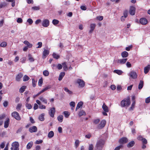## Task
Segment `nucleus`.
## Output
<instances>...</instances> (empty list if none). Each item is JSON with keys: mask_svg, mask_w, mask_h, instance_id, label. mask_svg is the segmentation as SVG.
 Here are the masks:
<instances>
[{"mask_svg": "<svg viewBox=\"0 0 150 150\" xmlns=\"http://www.w3.org/2000/svg\"><path fill=\"white\" fill-rule=\"evenodd\" d=\"M7 45V43L5 42H3L0 44V46L1 47H4Z\"/></svg>", "mask_w": 150, "mask_h": 150, "instance_id": "c03bdc74", "label": "nucleus"}, {"mask_svg": "<svg viewBox=\"0 0 150 150\" xmlns=\"http://www.w3.org/2000/svg\"><path fill=\"white\" fill-rule=\"evenodd\" d=\"M10 119L9 118H6V120L4 122V127L5 128H7L9 124Z\"/></svg>", "mask_w": 150, "mask_h": 150, "instance_id": "a211bd4d", "label": "nucleus"}, {"mask_svg": "<svg viewBox=\"0 0 150 150\" xmlns=\"http://www.w3.org/2000/svg\"><path fill=\"white\" fill-rule=\"evenodd\" d=\"M75 145L76 146V147H77L79 146V141L78 140H76L75 142Z\"/></svg>", "mask_w": 150, "mask_h": 150, "instance_id": "13d9d810", "label": "nucleus"}, {"mask_svg": "<svg viewBox=\"0 0 150 150\" xmlns=\"http://www.w3.org/2000/svg\"><path fill=\"white\" fill-rule=\"evenodd\" d=\"M106 124V121L105 120H102L100 123L98 125L97 128L99 129H102L105 126Z\"/></svg>", "mask_w": 150, "mask_h": 150, "instance_id": "423d86ee", "label": "nucleus"}, {"mask_svg": "<svg viewBox=\"0 0 150 150\" xmlns=\"http://www.w3.org/2000/svg\"><path fill=\"white\" fill-rule=\"evenodd\" d=\"M130 98L129 96H128L127 98L124 99L120 103V105L122 107L127 108L130 105Z\"/></svg>", "mask_w": 150, "mask_h": 150, "instance_id": "f257e3e1", "label": "nucleus"}, {"mask_svg": "<svg viewBox=\"0 0 150 150\" xmlns=\"http://www.w3.org/2000/svg\"><path fill=\"white\" fill-rule=\"evenodd\" d=\"M123 145L120 144L119 146L115 147L114 150H120V149L123 148Z\"/></svg>", "mask_w": 150, "mask_h": 150, "instance_id": "ea45409f", "label": "nucleus"}, {"mask_svg": "<svg viewBox=\"0 0 150 150\" xmlns=\"http://www.w3.org/2000/svg\"><path fill=\"white\" fill-rule=\"evenodd\" d=\"M96 18L98 20L101 21L103 20V16H98L96 17Z\"/></svg>", "mask_w": 150, "mask_h": 150, "instance_id": "bf43d9fd", "label": "nucleus"}, {"mask_svg": "<svg viewBox=\"0 0 150 150\" xmlns=\"http://www.w3.org/2000/svg\"><path fill=\"white\" fill-rule=\"evenodd\" d=\"M76 83L79 84V87L83 88L85 85V82L81 79H78L77 80Z\"/></svg>", "mask_w": 150, "mask_h": 150, "instance_id": "20e7f679", "label": "nucleus"}, {"mask_svg": "<svg viewBox=\"0 0 150 150\" xmlns=\"http://www.w3.org/2000/svg\"><path fill=\"white\" fill-rule=\"evenodd\" d=\"M43 75L46 76H48L49 74V73L47 70H45L43 72Z\"/></svg>", "mask_w": 150, "mask_h": 150, "instance_id": "79ce46f5", "label": "nucleus"}, {"mask_svg": "<svg viewBox=\"0 0 150 150\" xmlns=\"http://www.w3.org/2000/svg\"><path fill=\"white\" fill-rule=\"evenodd\" d=\"M88 150H93V146L92 144H91L89 145Z\"/></svg>", "mask_w": 150, "mask_h": 150, "instance_id": "0e129e2a", "label": "nucleus"}, {"mask_svg": "<svg viewBox=\"0 0 150 150\" xmlns=\"http://www.w3.org/2000/svg\"><path fill=\"white\" fill-rule=\"evenodd\" d=\"M141 141H142L143 144H146L147 143V140L145 138H143L142 139Z\"/></svg>", "mask_w": 150, "mask_h": 150, "instance_id": "6e6d98bb", "label": "nucleus"}, {"mask_svg": "<svg viewBox=\"0 0 150 150\" xmlns=\"http://www.w3.org/2000/svg\"><path fill=\"white\" fill-rule=\"evenodd\" d=\"M129 76L133 79H135L137 77V75L136 72L132 71H131L129 74Z\"/></svg>", "mask_w": 150, "mask_h": 150, "instance_id": "9b49d317", "label": "nucleus"}, {"mask_svg": "<svg viewBox=\"0 0 150 150\" xmlns=\"http://www.w3.org/2000/svg\"><path fill=\"white\" fill-rule=\"evenodd\" d=\"M63 113L65 115V117L66 118H68L70 115L69 113L67 111H64L63 112Z\"/></svg>", "mask_w": 150, "mask_h": 150, "instance_id": "49530a36", "label": "nucleus"}, {"mask_svg": "<svg viewBox=\"0 0 150 150\" xmlns=\"http://www.w3.org/2000/svg\"><path fill=\"white\" fill-rule=\"evenodd\" d=\"M21 106L22 104L21 103L18 104L16 107V109H19V110H20Z\"/></svg>", "mask_w": 150, "mask_h": 150, "instance_id": "69168bd1", "label": "nucleus"}, {"mask_svg": "<svg viewBox=\"0 0 150 150\" xmlns=\"http://www.w3.org/2000/svg\"><path fill=\"white\" fill-rule=\"evenodd\" d=\"M83 104V103L82 101H80L78 103L76 108V111L79 108L81 107Z\"/></svg>", "mask_w": 150, "mask_h": 150, "instance_id": "cd10ccee", "label": "nucleus"}, {"mask_svg": "<svg viewBox=\"0 0 150 150\" xmlns=\"http://www.w3.org/2000/svg\"><path fill=\"white\" fill-rule=\"evenodd\" d=\"M128 141V139L126 137H122L120 138L118 140V143L120 144L123 145L126 144Z\"/></svg>", "mask_w": 150, "mask_h": 150, "instance_id": "39448f33", "label": "nucleus"}, {"mask_svg": "<svg viewBox=\"0 0 150 150\" xmlns=\"http://www.w3.org/2000/svg\"><path fill=\"white\" fill-rule=\"evenodd\" d=\"M102 108L103 110L105 112H109V108L108 107L105 105V103H104Z\"/></svg>", "mask_w": 150, "mask_h": 150, "instance_id": "412c9836", "label": "nucleus"}, {"mask_svg": "<svg viewBox=\"0 0 150 150\" xmlns=\"http://www.w3.org/2000/svg\"><path fill=\"white\" fill-rule=\"evenodd\" d=\"M38 130L37 127L35 126L31 127L29 129V131L30 133L35 132Z\"/></svg>", "mask_w": 150, "mask_h": 150, "instance_id": "ddd939ff", "label": "nucleus"}, {"mask_svg": "<svg viewBox=\"0 0 150 150\" xmlns=\"http://www.w3.org/2000/svg\"><path fill=\"white\" fill-rule=\"evenodd\" d=\"M114 73H116L119 75H121L123 73V71L121 70H115L113 71Z\"/></svg>", "mask_w": 150, "mask_h": 150, "instance_id": "2f4dec72", "label": "nucleus"}, {"mask_svg": "<svg viewBox=\"0 0 150 150\" xmlns=\"http://www.w3.org/2000/svg\"><path fill=\"white\" fill-rule=\"evenodd\" d=\"M140 23L143 25H145L147 24L148 21L147 20L144 18H142L140 19Z\"/></svg>", "mask_w": 150, "mask_h": 150, "instance_id": "2eb2a0df", "label": "nucleus"}, {"mask_svg": "<svg viewBox=\"0 0 150 150\" xmlns=\"http://www.w3.org/2000/svg\"><path fill=\"white\" fill-rule=\"evenodd\" d=\"M150 69V65L148 64L147 66L144 68V72L145 74H147Z\"/></svg>", "mask_w": 150, "mask_h": 150, "instance_id": "6ab92c4d", "label": "nucleus"}, {"mask_svg": "<svg viewBox=\"0 0 150 150\" xmlns=\"http://www.w3.org/2000/svg\"><path fill=\"white\" fill-rule=\"evenodd\" d=\"M33 144V143L32 141L30 142L27 144L26 148L28 149H30L32 147Z\"/></svg>", "mask_w": 150, "mask_h": 150, "instance_id": "a878e982", "label": "nucleus"}, {"mask_svg": "<svg viewBox=\"0 0 150 150\" xmlns=\"http://www.w3.org/2000/svg\"><path fill=\"white\" fill-rule=\"evenodd\" d=\"M144 86V82L143 81L140 80L138 86V88L139 89H141Z\"/></svg>", "mask_w": 150, "mask_h": 150, "instance_id": "c85d7f7f", "label": "nucleus"}, {"mask_svg": "<svg viewBox=\"0 0 150 150\" xmlns=\"http://www.w3.org/2000/svg\"><path fill=\"white\" fill-rule=\"evenodd\" d=\"M39 99L42 102L45 104H47V100L46 99L44 98L43 96H40L39 98Z\"/></svg>", "mask_w": 150, "mask_h": 150, "instance_id": "393cba45", "label": "nucleus"}, {"mask_svg": "<svg viewBox=\"0 0 150 150\" xmlns=\"http://www.w3.org/2000/svg\"><path fill=\"white\" fill-rule=\"evenodd\" d=\"M44 114L42 113L40 115L39 117V120L41 121H43L44 120Z\"/></svg>", "mask_w": 150, "mask_h": 150, "instance_id": "e433bc0d", "label": "nucleus"}, {"mask_svg": "<svg viewBox=\"0 0 150 150\" xmlns=\"http://www.w3.org/2000/svg\"><path fill=\"white\" fill-rule=\"evenodd\" d=\"M52 56L54 58L56 59H58L60 57L59 56L55 53H53L52 54Z\"/></svg>", "mask_w": 150, "mask_h": 150, "instance_id": "4c0bfd02", "label": "nucleus"}, {"mask_svg": "<svg viewBox=\"0 0 150 150\" xmlns=\"http://www.w3.org/2000/svg\"><path fill=\"white\" fill-rule=\"evenodd\" d=\"M27 22H28L30 25H31L33 23V21L31 18H29L28 19L27 21Z\"/></svg>", "mask_w": 150, "mask_h": 150, "instance_id": "052dcab7", "label": "nucleus"}, {"mask_svg": "<svg viewBox=\"0 0 150 150\" xmlns=\"http://www.w3.org/2000/svg\"><path fill=\"white\" fill-rule=\"evenodd\" d=\"M32 9L33 10L37 11L39 10L40 9V8L39 6H35L32 7Z\"/></svg>", "mask_w": 150, "mask_h": 150, "instance_id": "a18cd8bd", "label": "nucleus"}, {"mask_svg": "<svg viewBox=\"0 0 150 150\" xmlns=\"http://www.w3.org/2000/svg\"><path fill=\"white\" fill-rule=\"evenodd\" d=\"M43 83V79L42 78L40 79L38 81V84L40 86H42Z\"/></svg>", "mask_w": 150, "mask_h": 150, "instance_id": "de8ad7c7", "label": "nucleus"}, {"mask_svg": "<svg viewBox=\"0 0 150 150\" xmlns=\"http://www.w3.org/2000/svg\"><path fill=\"white\" fill-rule=\"evenodd\" d=\"M132 45H131L126 47L125 48V50L127 51H129L130 50V49L132 48Z\"/></svg>", "mask_w": 150, "mask_h": 150, "instance_id": "5fc2aeb1", "label": "nucleus"}, {"mask_svg": "<svg viewBox=\"0 0 150 150\" xmlns=\"http://www.w3.org/2000/svg\"><path fill=\"white\" fill-rule=\"evenodd\" d=\"M86 113L83 110L80 111L78 115L79 117H81L82 115H85Z\"/></svg>", "mask_w": 150, "mask_h": 150, "instance_id": "c9c22d12", "label": "nucleus"}, {"mask_svg": "<svg viewBox=\"0 0 150 150\" xmlns=\"http://www.w3.org/2000/svg\"><path fill=\"white\" fill-rule=\"evenodd\" d=\"M128 11L127 10H125L123 13L124 16L127 17L128 15Z\"/></svg>", "mask_w": 150, "mask_h": 150, "instance_id": "4d7b16f0", "label": "nucleus"}, {"mask_svg": "<svg viewBox=\"0 0 150 150\" xmlns=\"http://www.w3.org/2000/svg\"><path fill=\"white\" fill-rule=\"evenodd\" d=\"M105 144V141L103 139L99 140L97 142L96 145V150H102Z\"/></svg>", "mask_w": 150, "mask_h": 150, "instance_id": "f03ea898", "label": "nucleus"}, {"mask_svg": "<svg viewBox=\"0 0 150 150\" xmlns=\"http://www.w3.org/2000/svg\"><path fill=\"white\" fill-rule=\"evenodd\" d=\"M17 21L18 23H21L23 22V20L21 18H18L17 19Z\"/></svg>", "mask_w": 150, "mask_h": 150, "instance_id": "338daca9", "label": "nucleus"}, {"mask_svg": "<svg viewBox=\"0 0 150 150\" xmlns=\"http://www.w3.org/2000/svg\"><path fill=\"white\" fill-rule=\"evenodd\" d=\"M26 88V86H22L20 89L19 92L20 93H22L23 92L25 91V89Z\"/></svg>", "mask_w": 150, "mask_h": 150, "instance_id": "473e14b6", "label": "nucleus"}, {"mask_svg": "<svg viewBox=\"0 0 150 150\" xmlns=\"http://www.w3.org/2000/svg\"><path fill=\"white\" fill-rule=\"evenodd\" d=\"M12 146L14 147V150H19V144L18 142H14L12 144Z\"/></svg>", "mask_w": 150, "mask_h": 150, "instance_id": "9d476101", "label": "nucleus"}, {"mask_svg": "<svg viewBox=\"0 0 150 150\" xmlns=\"http://www.w3.org/2000/svg\"><path fill=\"white\" fill-rule=\"evenodd\" d=\"M50 24L49 21L47 19H44L42 21V25L44 27H47Z\"/></svg>", "mask_w": 150, "mask_h": 150, "instance_id": "0eeeda50", "label": "nucleus"}, {"mask_svg": "<svg viewBox=\"0 0 150 150\" xmlns=\"http://www.w3.org/2000/svg\"><path fill=\"white\" fill-rule=\"evenodd\" d=\"M28 58H29V60L30 62H33L34 61V58L32 57V55L30 54H29L28 55Z\"/></svg>", "mask_w": 150, "mask_h": 150, "instance_id": "09e8293b", "label": "nucleus"}, {"mask_svg": "<svg viewBox=\"0 0 150 150\" xmlns=\"http://www.w3.org/2000/svg\"><path fill=\"white\" fill-rule=\"evenodd\" d=\"M42 42H39L38 43V46L36 47L37 48H38L41 47L42 46Z\"/></svg>", "mask_w": 150, "mask_h": 150, "instance_id": "774afa93", "label": "nucleus"}, {"mask_svg": "<svg viewBox=\"0 0 150 150\" xmlns=\"http://www.w3.org/2000/svg\"><path fill=\"white\" fill-rule=\"evenodd\" d=\"M7 5V4L5 2L1 3L0 4V8H1L3 7H4L6 6Z\"/></svg>", "mask_w": 150, "mask_h": 150, "instance_id": "8fccbe9b", "label": "nucleus"}, {"mask_svg": "<svg viewBox=\"0 0 150 150\" xmlns=\"http://www.w3.org/2000/svg\"><path fill=\"white\" fill-rule=\"evenodd\" d=\"M51 88V86L48 85L46 87L42 89L41 91L39 92L36 95V96H38L40 95L41 93L44 92L45 91L47 90L48 89H50Z\"/></svg>", "mask_w": 150, "mask_h": 150, "instance_id": "1a4fd4ad", "label": "nucleus"}, {"mask_svg": "<svg viewBox=\"0 0 150 150\" xmlns=\"http://www.w3.org/2000/svg\"><path fill=\"white\" fill-rule=\"evenodd\" d=\"M24 43L29 48H31L33 46V45L31 44H30L29 42L27 40H25L24 42Z\"/></svg>", "mask_w": 150, "mask_h": 150, "instance_id": "c756f323", "label": "nucleus"}, {"mask_svg": "<svg viewBox=\"0 0 150 150\" xmlns=\"http://www.w3.org/2000/svg\"><path fill=\"white\" fill-rule=\"evenodd\" d=\"M121 55L122 57L124 58L127 57L128 56L129 54L127 52L125 51L122 52Z\"/></svg>", "mask_w": 150, "mask_h": 150, "instance_id": "5701e85b", "label": "nucleus"}, {"mask_svg": "<svg viewBox=\"0 0 150 150\" xmlns=\"http://www.w3.org/2000/svg\"><path fill=\"white\" fill-rule=\"evenodd\" d=\"M54 135V132L53 131H51L49 132L48 135V137L51 138L53 137Z\"/></svg>", "mask_w": 150, "mask_h": 150, "instance_id": "f704fd0d", "label": "nucleus"}, {"mask_svg": "<svg viewBox=\"0 0 150 150\" xmlns=\"http://www.w3.org/2000/svg\"><path fill=\"white\" fill-rule=\"evenodd\" d=\"M127 60V59H118L117 61V63L120 64H123L125 63Z\"/></svg>", "mask_w": 150, "mask_h": 150, "instance_id": "dca6fc26", "label": "nucleus"}, {"mask_svg": "<svg viewBox=\"0 0 150 150\" xmlns=\"http://www.w3.org/2000/svg\"><path fill=\"white\" fill-rule=\"evenodd\" d=\"M145 102L146 103H149L150 102V96L146 99Z\"/></svg>", "mask_w": 150, "mask_h": 150, "instance_id": "680f3d73", "label": "nucleus"}, {"mask_svg": "<svg viewBox=\"0 0 150 150\" xmlns=\"http://www.w3.org/2000/svg\"><path fill=\"white\" fill-rule=\"evenodd\" d=\"M23 74L21 73H19L17 75L16 78V81H20L21 79L23 76Z\"/></svg>", "mask_w": 150, "mask_h": 150, "instance_id": "f3484780", "label": "nucleus"}, {"mask_svg": "<svg viewBox=\"0 0 150 150\" xmlns=\"http://www.w3.org/2000/svg\"><path fill=\"white\" fill-rule=\"evenodd\" d=\"M136 9L133 6H130L129 10V13L130 14L132 15H134L135 14Z\"/></svg>", "mask_w": 150, "mask_h": 150, "instance_id": "f8f14e48", "label": "nucleus"}, {"mask_svg": "<svg viewBox=\"0 0 150 150\" xmlns=\"http://www.w3.org/2000/svg\"><path fill=\"white\" fill-rule=\"evenodd\" d=\"M65 73L64 72H61L59 77L58 80L59 81H61L65 75Z\"/></svg>", "mask_w": 150, "mask_h": 150, "instance_id": "b1692460", "label": "nucleus"}, {"mask_svg": "<svg viewBox=\"0 0 150 150\" xmlns=\"http://www.w3.org/2000/svg\"><path fill=\"white\" fill-rule=\"evenodd\" d=\"M8 104V102L7 101H5L3 103V105L4 107H7Z\"/></svg>", "mask_w": 150, "mask_h": 150, "instance_id": "e2e57ef3", "label": "nucleus"}, {"mask_svg": "<svg viewBox=\"0 0 150 150\" xmlns=\"http://www.w3.org/2000/svg\"><path fill=\"white\" fill-rule=\"evenodd\" d=\"M11 115L12 117L15 118L16 120L19 121L21 120V117L19 113L16 111L13 112L11 114Z\"/></svg>", "mask_w": 150, "mask_h": 150, "instance_id": "7ed1b4c3", "label": "nucleus"}, {"mask_svg": "<svg viewBox=\"0 0 150 150\" xmlns=\"http://www.w3.org/2000/svg\"><path fill=\"white\" fill-rule=\"evenodd\" d=\"M57 119L60 122H62L63 120V116L60 115H59L57 117Z\"/></svg>", "mask_w": 150, "mask_h": 150, "instance_id": "58836bf2", "label": "nucleus"}, {"mask_svg": "<svg viewBox=\"0 0 150 150\" xmlns=\"http://www.w3.org/2000/svg\"><path fill=\"white\" fill-rule=\"evenodd\" d=\"M30 79L29 77L27 75H25L23 78V81H28Z\"/></svg>", "mask_w": 150, "mask_h": 150, "instance_id": "37998d69", "label": "nucleus"}, {"mask_svg": "<svg viewBox=\"0 0 150 150\" xmlns=\"http://www.w3.org/2000/svg\"><path fill=\"white\" fill-rule=\"evenodd\" d=\"M49 51L47 50H45L43 53L42 58L43 59L45 58L49 54Z\"/></svg>", "mask_w": 150, "mask_h": 150, "instance_id": "4468645a", "label": "nucleus"}, {"mask_svg": "<svg viewBox=\"0 0 150 150\" xmlns=\"http://www.w3.org/2000/svg\"><path fill=\"white\" fill-rule=\"evenodd\" d=\"M135 104V101L132 102V103L131 105V107L129 108V111L133 110L134 108V106Z\"/></svg>", "mask_w": 150, "mask_h": 150, "instance_id": "7c9ffc66", "label": "nucleus"}, {"mask_svg": "<svg viewBox=\"0 0 150 150\" xmlns=\"http://www.w3.org/2000/svg\"><path fill=\"white\" fill-rule=\"evenodd\" d=\"M96 25L95 24H91L90 25L91 29L89 31V33H91L93 31L96 27Z\"/></svg>", "mask_w": 150, "mask_h": 150, "instance_id": "aec40b11", "label": "nucleus"}, {"mask_svg": "<svg viewBox=\"0 0 150 150\" xmlns=\"http://www.w3.org/2000/svg\"><path fill=\"white\" fill-rule=\"evenodd\" d=\"M63 66V68L64 71H66L68 69V67H67V63L66 62H64L62 64Z\"/></svg>", "mask_w": 150, "mask_h": 150, "instance_id": "72a5a7b5", "label": "nucleus"}, {"mask_svg": "<svg viewBox=\"0 0 150 150\" xmlns=\"http://www.w3.org/2000/svg\"><path fill=\"white\" fill-rule=\"evenodd\" d=\"M56 110L54 107L50 109V111L49 112V114L50 117H54Z\"/></svg>", "mask_w": 150, "mask_h": 150, "instance_id": "6e6552de", "label": "nucleus"}, {"mask_svg": "<svg viewBox=\"0 0 150 150\" xmlns=\"http://www.w3.org/2000/svg\"><path fill=\"white\" fill-rule=\"evenodd\" d=\"M64 91L67 92L68 94L70 95H72L73 94V92L69 90L67 88L65 87L64 88Z\"/></svg>", "mask_w": 150, "mask_h": 150, "instance_id": "bb28decb", "label": "nucleus"}, {"mask_svg": "<svg viewBox=\"0 0 150 150\" xmlns=\"http://www.w3.org/2000/svg\"><path fill=\"white\" fill-rule=\"evenodd\" d=\"M36 81H35V80L34 79H32V84L33 86L35 87L36 86Z\"/></svg>", "mask_w": 150, "mask_h": 150, "instance_id": "603ef678", "label": "nucleus"}, {"mask_svg": "<svg viewBox=\"0 0 150 150\" xmlns=\"http://www.w3.org/2000/svg\"><path fill=\"white\" fill-rule=\"evenodd\" d=\"M100 120L99 119H97L94 120V121H93V122L94 124H97L98 123L100 122Z\"/></svg>", "mask_w": 150, "mask_h": 150, "instance_id": "864d4df0", "label": "nucleus"}, {"mask_svg": "<svg viewBox=\"0 0 150 150\" xmlns=\"http://www.w3.org/2000/svg\"><path fill=\"white\" fill-rule=\"evenodd\" d=\"M59 21L57 19H54L52 21V23L54 25L58 24L59 23Z\"/></svg>", "mask_w": 150, "mask_h": 150, "instance_id": "a19ab883", "label": "nucleus"}, {"mask_svg": "<svg viewBox=\"0 0 150 150\" xmlns=\"http://www.w3.org/2000/svg\"><path fill=\"white\" fill-rule=\"evenodd\" d=\"M26 107L28 109H30L32 108V106L30 104L26 103Z\"/></svg>", "mask_w": 150, "mask_h": 150, "instance_id": "3c124183", "label": "nucleus"}, {"mask_svg": "<svg viewBox=\"0 0 150 150\" xmlns=\"http://www.w3.org/2000/svg\"><path fill=\"white\" fill-rule=\"evenodd\" d=\"M135 144L134 141H132L129 142L127 145V146L129 148H130L133 146Z\"/></svg>", "mask_w": 150, "mask_h": 150, "instance_id": "4be33fe9", "label": "nucleus"}]
</instances>
